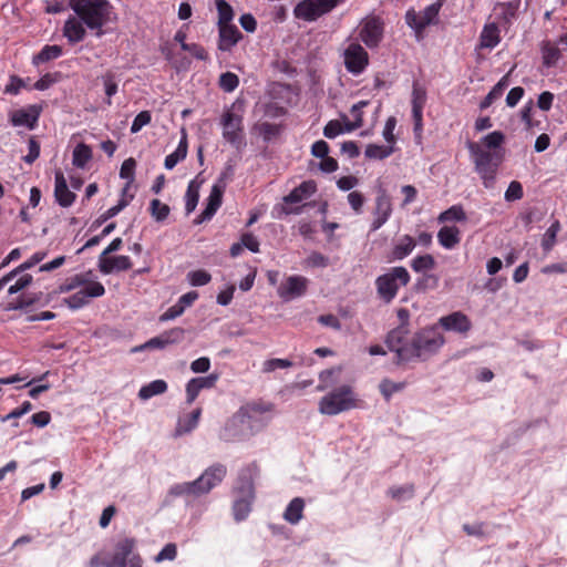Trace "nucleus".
I'll return each mask as SVG.
<instances>
[{
	"mask_svg": "<svg viewBox=\"0 0 567 567\" xmlns=\"http://www.w3.org/2000/svg\"><path fill=\"white\" fill-rule=\"evenodd\" d=\"M444 343L445 338L439 329L434 327L424 328L411 337L409 349L403 350L401 355L406 362H424L435 355Z\"/></svg>",
	"mask_w": 567,
	"mask_h": 567,
	"instance_id": "nucleus-1",
	"label": "nucleus"
},
{
	"mask_svg": "<svg viewBox=\"0 0 567 567\" xmlns=\"http://www.w3.org/2000/svg\"><path fill=\"white\" fill-rule=\"evenodd\" d=\"M70 7L97 37L103 34L102 28L111 21L113 12L109 0H70Z\"/></svg>",
	"mask_w": 567,
	"mask_h": 567,
	"instance_id": "nucleus-2",
	"label": "nucleus"
},
{
	"mask_svg": "<svg viewBox=\"0 0 567 567\" xmlns=\"http://www.w3.org/2000/svg\"><path fill=\"white\" fill-rule=\"evenodd\" d=\"M358 406V398L348 384H342L324 394L318 403V411L328 416L338 415Z\"/></svg>",
	"mask_w": 567,
	"mask_h": 567,
	"instance_id": "nucleus-3",
	"label": "nucleus"
},
{
	"mask_svg": "<svg viewBox=\"0 0 567 567\" xmlns=\"http://www.w3.org/2000/svg\"><path fill=\"white\" fill-rule=\"evenodd\" d=\"M409 281L410 274L406 268L403 266L393 267L377 278L378 295L385 303H390L395 298L399 289L406 286Z\"/></svg>",
	"mask_w": 567,
	"mask_h": 567,
	"instance_id": "nucleus-4",
	"label": "nucleus"
},
{
	"mask_svg": "<svg viewBox=\"0 0 567 567\" xmlns=\"http://www.w3.org/2000/svg\"><path fill=\"white\" fill-rule=\"evenodd\" d=\"M134 538L125 537L120 539L109 557V567H142V558L136 551Z\"/></svg>",
	"mask_w": 567,
	"mask_h": 567,
	"instance_id": "nucleus-5",
	"label": "nucleus"
},
{
	"mask_svg": "<svg viewBox=\"0 0 567 567\" xmlns=\"http://www.w3.org/2000/svg\"><path fill=\"white\" fill-rule=\"evenodd\" d=\"M235 104L231 110L224 112L220 124L223 126V137L237 150L246 145L244 136L243 115L234 111Z\"/></svg>",
	"mask_w": 567,
	"mask_h": 567,
	"instance_id": "nucleus-6",
	"label": "nucleus"
},
{
	"mask_svg": "<svg viewBox=\"0 0 567 567\" xmlns=\"http://www.w3.org/2000/svg\"><path fill=\"white\" fill-rule=\"evenodd\" d=\"M467 150L477 174L497 172L502 156L497 151L485 150L476 142H467Z\"/></svg>",
	"mask_w": 567,
	"mask_h": 567,
	"instance_id": "nucleus-7",
	"label": "nucleus"
},
{
	"mask_svg": "<svg viewBox=\"0 0 567 567\" xmlns=\"http://www.w3.org/2000/svg\"><path fill=\"white\" fill-rule=\"evenodd\" d=\"M271 410L270 405L251 403L245 406H241L237 414L241 416V421H245V425L248 431H251V436L262 431L268 424V417L265 416V413Z\"/></svg>",
	"mask_w": 567,
	"mask_h": 567,
	"instance_id": "nucleus-8",
	"label": "nucleus"
},
{
	"mask_svg": "<svg viewBox=\"0 0 567 567\" xmlns=\"http://www.w3.org/2000/svg\"><path fill=\"white\" fill-rule=\"evenodd\" d=\"M317 190L316 183L313 181H307L301 183L298 187L293 188L288 195L284 197V205L279 206L280 215H298L301 214L302 207H290V204H297L302 202L303 199L313 195Z\"/></svg>",
	"mask_w": 567,
	"mask_h": 567,
	"instance_id": "nucleus-9",
	"label": "nucleus"
},
{
	"mask_svg": "<svg viewBox=\"0 0 567 567\" xmlns=\"http://www.w3.org/2000/svg\"><path fill=\"white\" fill-rule=\"evenodd\" d=\"M344 66L353 75L361 74L369 64L368 52L359 43H350L343 52Z\"/></svg>",
	"mask_w": 567,
	"mask_h": 567,
	"instance_id": "nucleus-10",
	"label": "nucleus"
},
{
	"mask_svg": "<svg viewBox=\"0 0 567 567\" xmlns=\"http://www.w3.org/2000/svg\"><path fill=\"white\" fill-rule=\"evenodd\" d=\"M104 293V286L99 281H92L63 301L71 310H78L86 306L91 298L102 297Z\"/></svg>",
	"mask_w": 567,
	"mask_h": 567,
	"instance_id": "nucleus-11",
	"label": "nucleus"
},
{
	"mask_svg": "<svg viewBox=\"0 0 567 567\" xmlns=\"http://www.w3.org/2000/svg\"><path fill=\"white\" fill-rule=\"evenodd\" d=\"M309 280L299 275L289 276L277 289L278 296L285 301L302 297L308 289Z\"/></svg>",
	"mask_w": 567,
	"mask_h": 567,
	"instance_id": "nucleus-12",
	"label": "nucleus"
},
{
	"mask_svg": "<svg viewBox=\"0 0 567 567\" xmlns=\"http://www.w3.org/2000/svg\"><path fill=\"white\" fill-rule=\"evenodd\" d=\"M227 474V467L221 463H215L207 467L202 475L196 478V483L200 495L208 494L213 488L218 486Z\"/></svg>",
	"mask_w": 567,
	"mask_h": 567,
	"instance_id": "nucleus-13",
	"label": "nucleus"
},
{
	"mask_svg": "<svg viewBox=\"0 0 567 567\" xmlns=\"http://www.w3.org/2000/svg\"><path fill=\"white\" fill-rule=\"evenodd\" d=\"M220 440L225 442H243L251 437V431H248L245 421L238 416L237 412L226 422L219 434Z\"/></svg>",
	"mask_w": 567,
	"mask_h": 567,
	"instance_id": "nucleus-14",
	"label": "nucleus"
},
{
	"mask_svg": "<svg viewBox=\"0 0 567 567\" xmlns=\"http://www.w3.org/2000/svg\"><path fill=\"white\" fill-rule=\"evenodd\" d=\"M241 497L237 498L233 505L234 517L237 522L248 517L251 511V502L254 499V486L250 480L243 481L237 487Z\"/></svg>",
	"mask_w": 567,
	"mask_h": 567,
	"instance_id": "nucleus-15",
	"label": "nucleus"
},
{
	"mask_svg": "<svg viewBox=\"0 0 567 567\" xmlns=\"http://www.w3.org/2000/svg\"><path fill=\"white\" fill-rule=\"evenodd\" d=\"M383 31L382 20L373 17L363 21L359 35L368 48L374 49L382 41Z\"/></svg>",
	"mask_w": 567,
	"mask_h": 567,
	"instance_id": "nucleus-16",
	"label": "nucleus"
},
{
	"mask_svg": "<svg viewBox=\"0 0 567 567\" xmlns=\"http://www.w3.org/2000/svg\"><path fill=\"white\" fill-rule=\"evenodd\" d=\"M392 204L386 190L380 188L375 197V207L373 210L374 219L371 224V231L380 229L391 217Z\"/></svg>",
	"mask_w": 567,
	"mask_h": 567,
	"instance_id": "nucleus-17",
	"label": "nucleus"
},
{
	"mask_svg": "<svg viewBox=\"0 0 567 567\" xmlns=\"http://www.w3.org/2000/svg\"><path fill=\"white\" fill-rule=\"evenodd\" d=\"M408 333L409 328L404 326H398L396 328L392 329L385 338V344L388 346L389 350L395 352L396 354L398 364L406 362L401 353L403 350L409 349L410 340H408Z\"/></svg>",
	"mask_w": 567,
	"mask_h": 567,
	"instance_id": "nucleus-18",
	"label": "nucleus"
},
{
	"mask_svg": "<svg viewBox=\"0 0 567 567\" xmlns=\"http://www.w3.org/2000/svg\"><path fill=\"white\" fill-rule=\"evenodd\" d=\"M225 185L214 184L207 198V204L202 214L194 220L195 224H202L210 220L223 203Z\"/></svg>",
	"mask_w": 567,
	"mask_h": 567,
	"instance_id": "nucleus-19",
	"label": "nucleus"
},
{
	"mask_svg": "<svg viewBox=\"0 0 567 567\" xmlns=\"http://www.w3.org/2000/svg\"><path fill=\"white\" fill-rule=\"evenodd\" d=\"M440 326L446 331L466 333L472 328V322L466 315L461 311L452 312L439 319Z\"/></svg>",
	"mask_w": 567,
	"mask_h": 567,
	"instance_id": "nucleus-20",
	"label": "nucleus"
},
{
	"mask_svg": "<svg viewBox=\"0 0 567 567\" xmlns=\"http://www.w3.org/2000/svg\"><path fill=\"white\" fill-rule=\"evenodd\" d=\"M326 13L328 12L324 9L321 0H303L299 2L295 8L296 17L307 21H315Z\"/></svg>",
	"mask_w": 567,
	"mask_h": 567,
	"instance_id": "nucleus-21",
	"label": "nucleus"
},
{
	"mask_svg": "<svg viewBox=\"0 0 567 567\" xmlns=\"http://www.w3.org/2000/svg\"><path fill=\"white\" fill-rule=\"evenodd\" d=\"M54 183V197L56 203L62 207L71 206L76 196L69 189L64 174L61 171L55 172Z\"/></svg>",
	"mask_w": 567,
	"mask_h": 567,
	"instance_id": "nucleus-22",
	"label": "nucleus"
},
{
	"mask_svg": "<svg viewBox=\"0 0 567 567\" xmlns=\"http://www.w3.org/2000/svg\"><path fill=\"white\" fill-rule=\"evenodd\" d=\"M185 330L183 328H173L168 331L156 336L148 341H146V347L150 349H165L171 344H175L181 342L184 339Z\"/></svg>",
	"mask_w": 567,
	"mask_h": 567,
	"instance_id": "nucleus-23",
	"label": "nucleus"
},
{
	"mask_svg": "<svg viewBox=\"0 0 567 567\" xmlns=\"http://www.w3.org/2000/svg\"><path fill=\"white\" fill-rule=\"evenodd\" d=\"M131 267L132 262L128 256L99 257V269L104 275L128 270Z\"/></svg>",
	"mask_w": 567,
	"mask_h": 567,
	"instance_id": "nucleus-24",
	"label": "nucleus"
},
{
	"mask_svg": "<svg viewBox=\"0 0 567 567\" xmlns=\"http://www.w3.org/2000/svg\"><path fill=\"white\" fill-rule=\"evenodd\" d=\"M217 379V374H209L207 377H198L190 379L186 385L187 402H194L200 390L213 388Z\"/></svg>",
	"mask_w": 567,
	"mask_h": 567,
	"instance_id": "nucleus-25",
	"label": "nucleus"
},
{
	"mask_svg": "<svg viewBox=\"0 0 567 567\" xmlns=\"http://www.w3.org/2000/svg\"><path fill=\"white\" fill-rule=\"evenodd\" d=\"M219 41L218 49L221 51H230L233 47L241 39V33L234 24H218Z\"/></svg>",
	"mask_w": 567,
	"mask_h": 567,
	"instance_id": "nucleus-26",
	"label": "nucleus"
},
{
	"mask_svg": "<svg viewBox=\"0 0 567 567\" xmlns=\"http://www.w3.org/2000/svg\"><path fill=\"white\" fill-rule=\"evenodd\" d=\"M85 23L78 16L76 18H69L63 27V35L68 39L70 43L81 42L86 34Z\"/></svg>",
	"mask_w": 567,
	"mask_h": 567,
	"instance_id": "nucleus-27",
	"label": "nucleus"
},
{
	"mask_svg": "<svg viewBox=\"0 0 567 567\" xmlns=\"http://www.w3.org/2000/svg\"><path fill=\"white\" fill-rule=\"evenodd\" d=\"M40 116V109L31 105L28 109H21L12 114L11 122L14 126H25L33 128Z\"/></svg>",
	"mask_w": 567,
	"mask_h": 567,
	"instance_id": "nucleus-28",
	"label": "nucleus"
},
{
	"mask_svg": "<svg viewBox=\"0 0 567 567\" xmlns=\"http://www.w3.org/2000/svg\"><path fill=\"white\" fill-rule=\"evenodd\" d=\"M181 134L182 136L176 150L165 157L164 166L168 171L173 169L181 161L185 159L187 156L188 143L186 130L182 128Z\"/></svg>",
	"mask_w": 567,
	"mask_h": 567,
	"instance_id": "nucleus-29",
	"label": "nucleus"
},
{
	"mask_svg": "<svg viewBox=\"0 0 567 567\" xmlns=\"http://www.w3.org/2000/svg\"><path fill=\"white\" fill-rule=\"evenodd\" d=\"M305 501L301 497L292 498L287 505L282 517L291 525H297L303 517Z\"/></svg>",
	"mask_w": 567,
	"mask_h": 567,
	"instance_id": "nucleus-30",
	"label": "nucleus"
},
{
	"mask_svg": "<svg viewBox=\"0 0 567 567\" xmlns=\"http://www.w3.org/2000/svg\"><path fill=\"white\" fill-rule=\"evenodd\" d=\"M501 42L499 29L496 23L486 24L480 35V47L494 49Z\"/></svg>",
	"mask_w": 567,
	"mask_h": 567,
	"instance_id": "nucleus-31",
	"label": "nucleus"
},
{
	"mask_svg": "<svg viewBox=\"0 0 567 567\" xmlns=\"http://www.w3.org/2000/svg\"><path fill=\"white\" fill-rule=\"evenodd\" d=\"M437 240L445 249L454 248L461 240L460 230L455 226H444L437 233Z\"/></svg>",
	"mask_w": 567,
	"mask_h": 567,
	"instance_id": "nucleus-32",
	"label": "nucleus"
},
{
	"mask_svg": "<svg viewBox=\"0 0 567 567\" xmlns=\"http://www.w3.org/2000/svg\"><path fill=\"white\" fill-rule=\"evenodd\" d=\"M416 243L410 235L402 236L392 249L393 260H403L408 257L415 248Z\"/></svg>",
	"mask_w": 567,
	"mask_h": 567,
	"instance_id": "nucleus-33",
	"label": "nucleus"
},
{
	"mask_svg": "<svg viewBox=\"0 0 567 567\" xmlns=\"http://www.w3.org/2000/svg\"><path fill=\"white\" fill-rule=\"evenodd\" d=\"M174 40L181 44L182 50L189 52L197 60L206 61L208 59V53L206 50L197 44V43H186V33L183 31H177Z\"/></svg>",
	"mask_w": 567,
	"mask_h": 567,
	"instance_id": "nucleus-34",
	"label": "nucleus"
},
{
	"mask_svg": "<svg viewBox=\"0 0 567 567\" xmlns=\"http://www.w3.org/2000/svg\"><path fill=\"white\" fill-rule=\"evenodd\" d=\"M196 481L192 482H183V483H176L172 485L168 489V494L174 497H181V496H192V497H199L202 496Z\"/></svg>",
	"mask_w": 567,
	"mask_h": 567,
	"instance_id": "nucleus-35",
	"label": "nucleus"
},
{
	"mask_svg": "<svg viewBox=\"0 0 567 567\" xmlns=\"http://www.w3.org/2000/svg\"><path fill=\"white\" fill-rule=\"evenodd\" d=\"M166 390L167 383L164 380H154L140 389L138 398L146 401L155 395L163 394Z\"/></svg>",
	"mask_w": 567,
	"mask_h": 567,
	"instance_id": "nucleus-36",
	"label": "nucleus"
},
{
	"mask_svg": "<svg viewBox=\"0 0 567 567\" xmlns=\"http://www.w3.org/2000/svg\"><path fill=\"white\" fill-rule=\"evenodd\" d=\"M199 188L200 183H198L196 179H192L188 183L186 193H185V212L186 215H189L193 213L198 204L199 199Z\"/></svg>",
	"mask_w": 567,
	"mask_h": 567,
	"instance_id": "nucleus-37",
	"label": "nucleus"
},
{
	"mask_svg": "<svg viewBox=\"0 0 567 567\" xmlns=\"http://www.w3.org/2000/svg\"><path fill=\"white\" fill-rule=\"evenodd\" d=\"M63 51L60 45H44L41 51L33 56L32 63L34 65H39L41 63L49 62L51 60H55L62 55Z\"/></svg>",
	"mask_w": 567,
	"mask_h": 567,
	"instance_id": "nucleus-38",
	"label": "nucleus"
},
{
	"mask_svg": "<svg viewBox=\"0 0 567 567\" xmlns=\"http://www.w3.org/2000/svg\"><path fill=\"white\" fill-rule=\"evenodd\" d=\"M508 86L507 76H503L488 92V94L481 102L480 107L482 110L489 107L494 101L503 95L504 90Z\"/></svg>",
	"mask_w": 567,
	"mask_h": 567,
	"instance_id": "nucleus-39",
	"label": "nucleus"
},
{
	"mask_svg": "<svg viewBox=\"0 0 567 567\" xmlns=\"http://www.w3.org/2000/svg\"><path fill=\"white\" fill-rule=\"evenodd\" d=\"M90 275H91V271H89L86 274H78V275H74V276L68 278L65 280V282L60 285L59 292L65 293V292L72 291L79 287L87 286L91 282Z\"/></svg>",
	"mask_w": 567,
	"mask_h": 567,
	"instance_id": "nucleus-40",
	"label": "nucleus"
},
{
	"mask_svg": "<svg viewBox=\"0 0 567 567\" xmlns=\"http://www.w3.org/2000/svg\"><path fill=\"white\" fill-rule=\"evenodd\" d=\"M92 158V150L84 143L78 144L73 150L72 164L75 167L84 168Z\"/></svg>",
	"mask_w": 567,
	"mask_h": 567,
	"instance_id": "nucleus-41",
	"label": "nucleus"
},
{
	"mask_svg": "<svg viewBox=\"0 0 567 567\" xmlns=\"http://www.w3.org/2000/svg\"><path fill=\"white\" fill-rule=\"evenodd\" d=\"M394 152L392 145L383 146L378 144H369L364 151V155L370 159H384Z\"/></svg>",
	"mask_w": 567,
	"mask_h": 567,
	"instance_id": "nucleus-42",
	"label": "nucleus"
},
{
	"mask_svg": "<svg viewBox=\"0 0 567 567\" xmlns=\"http://www.w3.org/2000/svg\"><path fill=\"white\" fill-rule=\"evenodd\" d=\"M466 214L462 206L453 205L449 209L444 210L439 216V221H465Z\"/></svg>",
	"mask_w": 567,
	"mask_h": 567,
	"instance_id": "nucleus-43",
	"label": "nucleus"
},
{
	"mask_svg": "<svg viewBox=\"0 0 567 567\" xmlns=\"http://www.w3.org/2000/svg\"><path fill=\"white\" fill-rule=\"evenodd\" d=\"M505 140L504 134L501 131H494L482 137L480 145L485 150L496 151L503 144Z\"/></svg>",
	"mask_w": 567,
	"mask_h": 567,
	"instance_id": "nucleus-44",
	"label": "nucleus"
},
{
	"mask_svg": "<svg viewBox=\"0 0 567 567\" xmlns=\"http://www.w3.org/2000/svg\"><path fill=\"white\" fill-rule=\"evenodd\" d=\"M128 205V200L122 197L115 206H112L106 212H104L93 224L94 227H99L104 224L106 220L118 215L126 206Z\"/></svg>",
	"mask_w": 567,
	"mask_h": 567,
	"instance_id": "nucleus-45",
	"label": "nucleus"
},
{
	"mask_svg": "<svg viewBox=\"0 0 567 567\" xmlns=\"http://www.w3.org/2000/svg\"><path fill=\"white\" fill-rule=\"evenodd\" d=\"M388 494L398 502L408 501L414 495V486L412 484L393 486L389 488Z\"/></svg>",
	"mask_w": 567,
	"mask_h": 567,
	"instance_id": "nucleus-46",
	"label": "nucleus"
},
{
	"mask_svg": "<svg viewBox=\"0 0 567 567\" xmlns=\"http://www.w3.org/2000/svg\"><path fill=\"white\" fill-rule=\"evenodd\" d=\"M135 166H136V162L132 157L125 159L121 166L120 177L122 179L127 181V185L123 188V196L125 195L130 184H132L134 181Z\"/></svg>",
	"mask_w": 567,
	"mask_h": 567,
	"instance_id": "nucleus-47",
	"label": "nucleus"
},
{
	"mask_svg": "<svg viewBox=\"0 0 567 567\" xmlns=\"http://www.w3.org/2000/svg\"><path fill=\"white\" fill-rule=\"evenodd\" d=\"M560 230V224L558 220H555L549 228L544 234L543 240H542V247L545 251H550L556 243L557 234Z\"/></svg>",
	"mask_w": 567,
	"mask_h": 567,
	"instance_id": "nucleus-48",
	"label": "nucleus"
},
{
	"mask_svg": "<svg viewBox=\"0 0 567 567\" xmlns=\"http://www.w3.org/2000/svg\"><path fill=\"white\" fill-rule=\"evenodd\" d=\"M150 210L152 217L156 221H164L169 215V207L166 204H163L159 199H152L150 204Z\"/></svg>",
	"mask_w": 567,
	"mask_h": 567,
	"instance_id": "nucleus-49",
	"label": "nucleus"
},
{
	"mask_svg": "<svg viewBox=\"0 0 567 567\" xmlns=\"http://www.w3.org/2000/svg\"><path fill=\"white\" fill-rule=\"evenodd\" d=\"M216 9L218 12V24H227L234 18L231 6L225 0H215Z\"/></svg>",
	"mask_w": 567,
	"mask_h": 567,
	"instance_id": "nucleus-50",
	"label": "nucleus"
},
{
	"mask_svg": "<svg viewBox=\"0 0 567 567\" xmlns=\"http://www.w3.org/2000/svg\"><path fill=\"white\" fill-rule=\"evenodd\" d=\"M411 267L415 272H421L425 270H431L435 267V260L433 256L426 254L423 256H416L412 262Z\"/></svg>",
	"mask_w": 567,
	"mask_h": 567,
	"instance_id": "nucleus-51",
	"label": "nucleus"
},
{
	"mask_svg": "<svg viewBox=\"0 0 567 567\" xmlns=\"http://www.w3.org/2000/svg\"><path fill=\"white\" fill-rule=\"evenodd\" d=\"M405 384L403 382H393L389 379H384L379 384L380 392L384 396L385 400H390V398L404 389Z\"/></svg>",
	"mask_w": 567,
	"mask_h": 567,
	"instance_id": "nucleus-52",
	"label": "nucleus"
},
{
	"mask_svg": "<svg viewBox=\"0 0 567 567\" xmlns=\"http://www.w3.org/2000/svg\"><path fill=\"white\" fill-rule=\"evenodd\" d=\"M200 413H202L200 409L194 410L188 415L187 420H185L183 423L179 422L176 433L178 435H181L183 433H188V432L193 431L198 424Z\"/></svg>",
	"mask_w": 567,
	"mask_h": 567,
	"instance_id": "nucleus-53",
	"label": "nucleus"
},
{
	"mask_svg": "<svg viewBox=\"0 0 567 567\" xmlns=\"http://www.w3.org/2000/svg\"><path fill=\"white\" fill-rule=\"evenodd\" d=\"M340 368H331L319 373V384L317 391H324L334 383L333 377L340 373Z\"/></svg>",
	"mask_w": 567,
	"mask_h": 567,
	"instance_id": "nucleus-54",
	"label": "nucleus"
},
{
	"mask_svg": "<svg viewBox=\"0 0 567 567\" xmlns=\"http://www.w3.org/2000/svg\"><path fill=\"white\" fill-rule=\"evenodd\" d=\"M543 62L547 68L554 66L560 59V51L558 48L546 44L542 49Z\"/></svg>",
	"mask_w": 567,
	"mask_h": 567,
	"instance_id": "nucleus-55",
	"label": "nucleus"
},
{
	"mask_svg": "<svg viewBox=\"0 0 567 567\" xmlns=\"http://www.w3.org/2000/svg\"><path fill=\"white\" fill-rule=\"evenodd\" d=\"M238 84H239V79L233 72H225V73H221L219 76V86L225 92L230 93V92L235 91L237 89Z\"/></svg>",
	"mask_w": 567,
	"mask_h": 567,
	"instance_id": "nucleus-56",
	"label": "nucleus"
},
{
	"mask_svg": "<svg viewBox=\"0 0 567 567\" xmlns=\"http://www.w3.org/2000/svg\"><path fill=\"white\" fill-rule=\"evenodd\" d=\"M293 365V362L288 359H269L262 363V372L270 373L277 369H288Z\"/></svg>",
	"mask_w": 567,
	"mask_h": 567,
	"instance_id": "nucleus-57",
	"label": "nucleus"
},
{
	"mask_svg": "<svg viewBox=\"0 0 567 567\" xmlns=\"http://www.w3.org/2000/svg\"><path fill=\"white\" fill-rule=\"evenodd\" d=\"M188 281L194 287H202L212 280L210 274L206 270H194L187 275Z\"/></svg>",
	"mask_w": 567,
	"mask_h": 567,
	"instance_id": "nucleus-58",
	"label": "nucleus"
},
{
	"mask_svg": "<svg viewBox=\"0 0 567 567\" xmlns=\"http://www.w3.org/2000/svg\"><path fill=\"white\" fill-rule=\"evenodd\" d=\"M523 196H524L523 186L517 181L511 182L505 194H504V198L506 202H516V200L522 199Z\"/></svg>",
	"mask_w": 567,
	"mask_h": 567,
	"instance_id": "nucleus-59",
	"label": "nucleus"
},
{
	"mask_svg": "<svg viewBox=\"0 0 567 567\" xmlns=\"http://www.w3.org/2000/svg\"><path fill=\"white\" fill-rule=\"evenodd\" d=\"M405 20L408 25L419 33L427 27L420 12L416 13L415 11H408L405 14Z\"/></svg>",
	"mask_w": 567,
	"mask_h": 567,
	"instance_id": "nucleus-60",
	"label": "nucleus"
},
{
	"mask_svg": "<svg viewBox=\"0 0 567 567\" xmlns=\"http://www.w3.org/2000/svg\"><path fill=\"white\" fill-rule=\"evenodd\" d=\"M305 265L311 268H326L329 265V258L318 251H312L305 260Z\"/></svg>",
	"mask_w": 567,
	"mask_h": 567,
	"instance_id": "nucleus-61",
	"label": "nucleus"
},
{
	"mask_svg": "<svg viewBox=\"0 0 567 567\" xmlns=\"http://www.w3.org/2000/svg\"><path fill=\"white\" fill-rule=\"evenodd\" d=\"M177 555V547L173 543L166 544L162 550L155 556L154 560L156 563H162L164 560H174Z\"/></svg>",
	"mask_w": 567,
	"mask_h": 567,
	"instance_id": "nucleus-62",
	"label": "nucleus"
},
{
	"mask_svg": "<svg viewBox=\"0 0 567 567\" xmlns=\"http://www.w3.org/2000/svg\"><path fill=\"white\" fill-rule=\"evenodd\" d=\"M441 9V2H435L427 6L420 14L422 16L425 24L430 25L435 22Z\"/></svg>",
	"mask_w": 567,
	"mask_h": 567,
	"instance_id": "nucleus-63",
	"label": "nucleus"
},
{
	"mask_svg": "<svg viewBox=\"0 0 567 567\" xmlns=\"http://www.w3.org/2000/svg\"><path fill=\"white\" fill-rule=\"evenodd\" d=\"M412 107H423L426 102V92L417 83H413L412 89Z\"/></svg>",
	"mask_w": 567,
	"mask_h": 567,
	"instance_id": "nucleus-64",
	"label": "nucleus"
}]
</instances>
